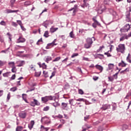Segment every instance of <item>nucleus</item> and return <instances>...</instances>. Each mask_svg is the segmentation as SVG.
Wrapping results in <instances>:
<instances>
[{
    "label": "nucleus",
    "instance_id": "obj_1",
    "mask_svg": "<svg viewBox=\"0 0 131 131\" xmlns=\"http://www.w3.org/2000/svg\"><path fill=\"white\" fill-rule=\"evenodd\" d=\"M116 51L121 54L125 53V45L124 44H119L116 48Z\"/></svg>",
    "mask_w": 131,
    "mask_h": 131
},
{
    "label": "nucleus",
    "instance_id": "obj_2",
    "mask_svg": "<svg viewBox=\"0 0 131 131\" xmlns=\"http://www.w3.org/2000/svg\"><path fill=\"white\" fill-rule=\"evenodd\" d=\"M52 100H53V96H45L41 98V101L43 103H47L48 101H52Z\"/></svg>",
    "mask_w": 131,
    "mask_h": 131
},
{
    "label": "nucleus",
    "instance_id": "obj_3",
    "mask_svg": "<svg viewBox=\"0 0 131 131\" xmlns=\"http://www.w3.org/2000/svg\"><path fill=\"white\" fill-rule=\"evenodd\" d=\"M130 28V25H129V24H127L124 26L123 28L121 29L120 30L121 32H127V31L129 30Z\"/></svg>",
    "mask_w": 131,
    "mask_h": 131
},
{
    "label": "nucleus",
    "instance_id": "obj_4",
    "mask_svg": "<svg viewBox=\"0 0 131 131\" xmlns=\"http://www.w3.org/2000/svg\"><path fill=\"white\" fill-rule=\"evenodd\" d=\"M93 20L94 21V23L92 24V26L93 27H94V28H97V25H101V24H100V23H99V21H98V20H97V17H94L93 18Z\"/></svg>",
    "mask_w": 131,
    "mask_h": 131
},
{
    "label": "nucleus",
    "instance_id": "obj_5",
    "mask_svg": "<svg viewBox=\"0 0 131 131\" xmlns=\"http://www.w3.org/2000/svg\"><path fill=\"white\" fill-rule=\"evenodd\" d=\"M31 106H32V107H35V106H39L40 105V103L37 100L34 99L33 101H31L30 103Z\"/></svg>",
    "mask_w": 131,
    "mask_h": 131
},
{
    "label": "nucleus",
    "instance_id": "obj_6",
    "mask_svg": "<svg viewBox=\"0 0 131 131\" xmlns=\"http://www.w3.org/2000/svg\"><path fill=\"white\" fill-rule=\"evenodd\" d=\"M43 122H44V123H45V124H49V123H50V119H49L48 117H42L41 119V122L42 123Z\"/></svg>",
    "mask_w": 131,
    "mask_h": 131
},
{
    "label": "nucleus",
    "instance_id": "obj_7",
    "mask_svg": "<svg viewBox=\"0 0 131 131\" xmlns=\"http://www.w3.org/2000/svg\"><path fill=\"white\" fill-rule=\"evenodd\" d=\"M130 36H131V32L127 35H126V34H124L123 36L121 37V38H120V41H123L124 39H127L128 37H130Z\"/></svg>",
    "mask_w": 131,
    "mask_h": 131
},
{
    "label": "nucleus",
    "instance_id": "obj_8",
    "mask_svg": "<svg viewBox=\"0 0 131 131\" xmlns=\"http://www.w3.org/2000/svg\"><path fill=\"white\" fill-rule=\"evenodd\" d=\"M50 24H53V21L51 20H46L42 23V25L44 26V27H46V28H47Z\"/></svg>",
    "mask_w": 131,
    "mask_h": 131
},
{
    "label": "nucleus",
    "instance_id": "obj_9",
    "mask_svg": "<svg viewBox=\"0 0 131 131\" xmlns=\"http://www.w3.org/2000/svg\"><path fill=\"white\" fill-rule=\"evenodd\" d=\"M19 117L20 118H26V116H27V113H26L25 112H21L18 114Z\"/></svg>",
    "mask_w": 131,
    "mask_h": 131
},
{
    "label": "nucleus",
    "instance_id": "obj_10",
    "mask_svg": "<svg viewBox=\"0 0 131 131\" xmlns=\"http://www.w3.org/2000/svg\"><path fill=\"white\" fill-rule=\"evenodd\" d=\"M16 64H18L17 67H22V66L25 65V61L19 60L16 61Z\"/></svg>",
    "mask_w": 131,
    "mask_h": 131
},
{
    "label": "nucleus",
    "instance_id": "obj_11",
    "mask_svg": "<svg viewBox=\"0 0 131 131\" xmlns=\"http://www.w3.org/2000/svg\"><path fill=\"white\" fill-rule=\"evenodd\" d=\"M26 41V39H25L24 37H19V38L17 39V42L18 43L20 42H25Z\"/></svg>",
    "mask_w": 131,
    "mask_h": 131
},
{
    "label": "nucleus",
    "instance_id": "obj_12",
    "mask_svg": "<svg viewBox=\"0 0 131 131\" xmlns=\"http://www.w3.org/2000/svg\"><path fill=\"white\" fill-rule=\"evenodd\" d=\"M17 12H19V10H12L10 9H7L5 10V13L6 14H10V13H17Z\"/></svg>",
    "mask_w": 131,
    "mask_h": 131
},
{
    "label": "nucleus",
    "instance_id": "obj_13",
    "mask_svg": "<svg viewBox=\"0 0 131 131\" xmlns=\"http://www.w3.org/2000/svg\"><path fill=\"white\" fill-rule=\"evenodd\" d=\"M44 61L47 63H49L50 61H52V57L49 56H45L44 58Z\"/></svg>",
    "mask_w": 131,
    "mask_h": 131
},
{
    "label": "nucleus",
    "instance_id": "obj_14",
    "mask_svg": "<svg viewBox=\"0 0 131 131\" xmlns=\"http://www.w3.org/2000/svg\"><path fill=\"white\" fill-rule=\"evenodd\" d=\"M54 46H57V44H54L53 42L48 43L46 47V49L48 50L49 49H51V48H53Z\"/></svg>",
    "mask_w": 131,
    "mask_h": 131
},
{
    "label": "nucleus",
    "instance_id": "obj_15",
    "mask_svg": "<svg viewBox=\"0 0 131 131\" xmlns=\"http://www.w3.org/2000/svg\"><path fill=\"white\" fill-rule=\"evenodd\" d=\"M95 58H99V59H103L104 58V55L101 54H97L94 55Z\"/></svg>",
    "mask_w": 131,
    "mask_h": 131
},
{
    "label": "nucleus",
    "instance_id": "obj_16",
    "mask_svg": "<svg viewBox=\"0 0 131 131\" xmlns=\"http://www.w3.org/2000/svg\"><path fill=\"white\" fill-rule=\"evenodd\" d=\"M109 108H110V104H104L102 105L101 109H102L103 110H107V109H109Z\"/></svg>",
    "mask_w": 131,
    "mask_h": 131
},
{
    "label": "nucleus",
    "instance_id": "obj_17",
    "mask_svg": "<svg viewBox=\"0 0 131 131\" xmlns=\"http://www.w3.org/2000/svg\"><path fill=\"white\" fill-rule=\"evenodd\" d=\"M95 67H96V69H98V70H99V71H100V72H102V71H103V67H102V66H100L99 64H96L95 66Z\"/></svg>",
    "mask_w": 131,
    "mask_h": 131
},
{
    "label": "nucleus",
    "instance_id": "obj_18",
    "mask_svg": "<svg viewBox=\"0 0 131 131\" xmlns=\"http://www.w3.org/2000/svg\"><path fill=\"white\" fill-rule=\"evenodd\" d=\"M118 66H119V67H125L126 63H124V62L122 60L121 62L119 63Z\"/></svg>",
    "mask_w": 131,
    "mask_h": 131
},
{
    "label": "nucleus",
    "instance_id": "obj_19",
    "mask_svg": "<svg viewBox=\"0 0 131 131\" xmlns=\"http://www.w3.org/2000/svg\"><path fill=\"white\" fill-rule=\"evenodd\" d=\"M126 61L127 62H128V63H131V55L130 54H128V55L126 57Z\"/></svg>",
    "mask_w": 131,
    "mask_h": 131
},
{
    "label": "nucleus",
    "instance_id": "obj_20",
    "mask_svg": "<svg viewBox=\"0 0 131 131\" xmlns=\"http://www.w3.org/2000/svg\"><path fill=\"white\" fill-rule=\"evenodd\" d=\"M57 29L58 28H54V27H52L50 28V32H51V33H54V32L57 31Z\"/></svg>",
    "mask_w": 131,
    "mask_h": 131
},
{
    "label": "nucleus",
    "instance_id": "obj_21",
    "mask_svg": "<svg viewBox=\"0 0 131 131\" xmlns=\"http://www.w3.org/2000/svg\"><path fill=\"white\" fill-rule=\"evenodd\" d=\"M9 66L12 68L13 67H15V62L10 61L8 63Z\"/></svg>",
    "mask_w": 131,
    "mask_h": 131
},
{
    "label": "nucleus",
    "instance_id": "obj_22",
    "mask_svg": "<svg viewBox=\"0 0 131 131\" xmlns=\"http://www.w3.org/2000/svg\"><path fill=\"white\" fill-rule=\"evenodd\" d=\"M86 43H89L90 45H92L93 44V40L92 38H88L86 39Z\"/></svg>",
    "mask_w": 131,
    "mask_h": 131
},
{
    "label": "nucleus",
    "instance_id": "obj_23",
    "mask_svg": "<svg viewBox=\"0 0 131 131\" xmlns=\"http://www.w3.org/2000/svg\"><path fill=\"white\" fill-rule=\"evenodd\" d=\"M33 125H34V121H31L30 122V124L28 125L29 127L31 129L33 127Z\"/></svg>",
    "mask_w": 131,
    "mask_h": 131
},
{
    "label": "nucleus",
    "instance_id": "obj_24",
    "mask_svg": "<svg viewBox=\"0 0 131 131\" xmlns=\"http://www.w3.org/2000/svg\"><path fill=\"white\" fill-rule=\"evenodd\" d=\"M91 47L92 45L89 43H86L84 45V48H85V49H90V48H91Z\"/></svg>",
    "mask_w": 131,
    "mask_h": 131
},
{
    "label": "nucleus",
    "instance_id": "obj_25",
    "mask_svg": "<svg viewBox=\"0 0 131 131\" xmlns=\"http://www.w3.org/2000/svg\"><path fill=\"white\" fill-rule=\"evenodd\" d=\"M103 49H105V47L104 46H100L99 48L97 50V53H100Z\"/></svg>",
    "mask_w": 131,
    "mask_h": 131
},
{
    "label": "nucleus",
    "instance_id": "obj_26",
    "mask_svg": "<svg viewBox=\"0 0 131 131\" xmlns=\"http://www.w3.org/2000/svg\"><path fill=\"white\" fill-rule=\"evenodd\" d=\"M53 104V106L56 108V107H59L60 106V104L58 102H54Z\"/></svg>",
    "mask_w": 131,
    "mask_h": 131
},
{
    "label": "nucleus",
    "instance_id": "obj_27",
    "mask_svg": "<svg viewBox=\"0 0 131 131\" xmlns=\"http://www.w3.org/2000/svg\"><path fill=\"white\" fill-rule=\"evenodd\" d=\"M41 130L48 131L49 130V128L45 127V126H43V125H41Z\"/></svg>",
    "mask_w": 131,
    "mask_h": 131
},
{
    "label": "nucleus",
    "instance_id": "obj_28",
    "mask_svg": "<svg viewBox=\"0 0 131 131\" xmlns=\"http://www.w3.org/2000/svg\"><path fill=\"white\" fill-rule=\"evenodd\" d=\"M67 105H68L67 103L62 102V103H61V105H62V109H65V108H66V107H67Z\"/></svg>",
    "mask_w": 131,
    "mask_h": 131
},
{
    "label": "nucleus",
    "instance_id": "obj_29",
    "mask_svg": "<svg viewBox=\"0 0 131 131\" xmlns=\"http://www.w3.org/2000/svg\"><path fill=\"white\" fill-rule=\"evenodd\" d=\"M30 5H31V3L30 2L27 1L24 3V5L26 7H28V6H30Z\"/></svg>",
    "mask_w": 131,
    "mask_h": 131
},
{
    "label": "nucleus",
    "instance_id": "obj_30",
    "mask_svg": "<svg viewBox=\"0 0 131 131\" xmlns=\"http://www.w3.org/2000/svg\"><path fill=\"white\" fill-rule=\"evenodd\" d=\"M113 67H114V64L112 63L108 64V69L109 70H111V69H113Z\"/></svg>",
    "mask_w": 131,
    "mask_h": 131
},
{
    "label": "nucleus",
    "instance_id": "obj_31",
    "mask_svg": "<svg viewBox=\"0 0 131 131\" xmlns=\"http://www.w3.org/2000/svg\"><path fill=\"white\" fill-rule=\"evenodd\" d=\"M11 71L13 72V73H15V72H17V69H16V67H13L12 68Z\"/></svg>",
    "mask_w": 131,
    "mask_h": 131
},
{
    "label": "nucleus",
    "instance_id": "obj_32",
    "mask_svg": "<svg viewBox=\"0 0 131 131\" xmlns=\"http://www.w3.org/2000/svg\"><path fill=\"white\" fill-rule=\"evenodd\" d=\"M40 74H41L40 72H35V76H36V77H39V76H40Z\"/></svg>",
    "mask_w": 131,
    "mask_h": 131
},
{
    "label": "nucleus",
    "instance_id": "obj_33",
    "mask_svg": "<svg viewBox=\"0 0 131 131\" xmlns=\"http://www.w3.org/2000/svg\"><path fill=\"white\" fill-rule=\"evenodd\" d=\"M71 11H73V14H75V12H76V9L75 8H71V9L68 10V12H71Z\"/></svg>",
    "mask_w": 131,
    "mask_h": 131
},
{
    "label": "nucleus",
    "instance_id": "obj_34",
    "mask_svg": "<svg viewBox=\"0 0 131 131\" xmlns=\"http://www.w3.org/2000/svg\"><path fill=\"white\" fill-rule=\"evenodd\" d=\"M43 36H45V37H49V31H45Z\"/></svg>",
    "mask_w": 131,
    "mask_h": 131
},
{
    "label": "nucleus",
    "instance_id": "obj_35",
    "mask_svg": "<svg viewBox=\"0 0 131 131\" xmlns=\"http://www.w3.org/2000/svg\"><path fill=\"white\" fill-rule=\"evenodd\" d=\"M126 21H127V22H129V21H130V17H129V14L126 15Z\"/></svg>",
    "mask_w": 131,
    "mask_h": 131
},
{
    "label": "nucleus",
    "instance_id": "obj_36",
    "mask_svg": "<svg viewBox=\"0 0 131 131\" xmlns=\"http://www.w3.org/2000/svg\"><path fill=\"white\" fill-rule=\"evenodd\" d=\"M70 37H71V38H74V34L73 33V31H71L70 33Z\"/></svg>",
    "mask_w": 131,
    "mask_h": 131
},
{
    "label": "nucleus",
    "instance_id": "obj_37",
    "mask_svg": "<svg viewBox=\"0 0 131 131\" xmlns=\"http://www.w3.org/2000/svg\"><path fill=\"white\" fill-rule=\"evenodd\" d=\"M10 72H7L3 74V76L4 77H9V75L10 74Z\"/></svg>",
    "mask_w": 131,
    "mask_h": 131
},
{
    "label": "nucleus",
    "instance_id": "obj_38",
    "mask_svg": "<svg viewBox=\"0 0 131 131\" xmlns=\"http://www.w3.org/2000/svg\"><path fill=\"white\" fill-rule=\"evenodd\" d=\"M55 75H56V71H53V72L52 73V75H51V76L50 77V79H51V78H52L53 77H54V76H55Z\"/></svg>",
    "mask_w": 131,
    "mask_h": 131
},
{
    "label": "nucleus",
    "instance_id": "obj_39",
    "mask_svg": "<svg viewBox=\"0 0 131 131\" xmlns=\"http://www.w3.org/2000/svg\"><path fill=\"white\" fill-rule=\"evenodd\" d=\"M45 77H49V75L48 74V72L44 71L43 72Z\"/></svg>",
    "mask_w": 131,
    "mask_h": 131
},
{
    "label": "nucleus",
    "instance_id": "obj_40",
    "mask_svg": "<svg viewBox=\"0 0 131 131\" xmlns=\"http://www.w3.org/2000/svg\"><path fill=\"white\" fill-rule=\"evenodd\" d=\"M22 128H23V127L22 126H17L16 128V131H21V130H22Z\"/></svg>",
    "mask_w": 131,
    "mask_h": 131
},
{
    "label": "nucleus",
    "instance_id": "obj_41",
    "mask_svg": "<svg viewBox=\"0 0 131 131\" xmlns=\"http://www.w3.org/2000/svg\"><path fill=\"white\" fill-rule=\"evenodd\" d=\"M11 25L12 26H14V27H17V26H18V24L14 21L11 22Z\"/></svg>",
    "mask_w": 131,
    "mask_h": 131
},
{
    "label": "nucleus",
    "instance_id": "obj_42",
    "mask_svg": "<svg viewBox=\"0 0 131 131\" xmlns=\"http://www.w3.org/2000/svg\"><path fill=\"white\" fill-rule=\"evenodd\" d=\"M83 127H85V128L86 129L88 128H91V127H92V126H90L87 124H85L83 126Z\"/></svg>",
    "mask_w": 131,
    "mask_h": 131
},
{
    "label": "nucleus",
    "instance_id": "obj_43",
    "mask_svg": "<svg viewBox=\"0 0 131 131\" xmlns=\"http://www.w3.org/2000/svg\"><path fill=\"white\" fill-rule=\"evenodd\" d=\"M110 51H107V52H105L104 53V55H106L107 56V57H112V55H111V54H110V53H109Z\"/></svg>",
    "mask_w": 131,
    "mask_h": 131
},
{
    "label": "nucleus",
    "instance_id": "obj_44",
    "mask_svg": "<svg viewBox=\"0 0 131 131\" xmlns=\"http://www.w3.org/2000/svg\"><path fill=\"white\" fill-rule=\"evenodd\" d=\"M60 59H61V57H57L55 58V59H54L52 61L53 62H57V61H59Z\"/></svg>",
    "mask_w": 131,
    "mask_h": 131
},
{
    "label": "nucleus",
    "instance_id": "obj_45",
    "mask_svg": "<svg viewBox=\"0 0 131 131\" xmlns=\"http://www.w3.org/2000/svg\"><path fill=\"white\" fill-rule=\"evenodd\" d=\"M83 7H89V4L85 2V0H83Z\"/></svg>",
    "mask_w": 131,
    "mask_h": 131
},
{
    "label": "nucleus",
    "instance_id": "obj_46",
    "mask_svg": "<svg viewBox=\"0 0 131 131\" xmlns=\"http://www.w3.org/2000/svg\"><path fill=\"white\" fill-rule=\"evenodd\" d=\"M78 93L80 95H83L84 94L83 91L81 89L78 90Z\"/></svg>",
    "mask_w": 131,
    "mask_h": 131
},
{
    "label": "nucleus",
    "instance_id": "obj_47",
    "mask_svg": "<svg viewBox=\"0 0 131 131\" xmlns=\"http://www.w3.org/2000/svg\"><path fill=\"white\" fill-rule=\"evenodd\" d=\"M10 91H11V92H16V91H17V87H13L11 88Z\"/></svg>",
    "mask_w": 131,
    "mask_h": 131
},
{
    "label": "nucleus",
    "instance_id": "obj_48",
    "mask_svg": "<svg viewBox=\"0 0 131 131\" xmlns=\"http://www.w3.org/2000/svg\"><path fill=\"white\" fill-rule=\"evenodd\" d=\"M1 25H2L3 26H6V21L4 20H2L0 23Z\"/></svg>",
    "mask_w": 131,
    "mask_h": 131
},
{
    "label": "nucleus",
    "instance_id": "obj_49",
    "mask_svg": "<svg viewBox=\"0 0 131 131\" xmlns=\"http://www.w3.org/2000/svg\"><path fill=\"white\" fill-rule=\"evenodd\" d=\"M128 128V126L127 125H123V130H125V129H127Z\"/></svg>",
    "mask_w": 131,
    "mask_h": 131
},
{
    "label": "nucleus",
    "instance_id": "obj_50",
    "mask_svg": "<svg viewBox=\"0 0 131 131\" xmlns=\"http://www.w3.org/2000/svg\"><path fill=\"white\" fill-rule=\"evenodd\" d=\"M50 110V106H46L43 108V111H49Z\"/></svg>",
    "mask_w": 131,
    "mask_h": 131
},
{
    "label": "nucleus",
    "instance_id": "obj_51",
    "mask_svg": "<svg viewBox=\"0 0 131 131\" xmlns=\"http://www.w3.org/2000/svg\"><path fill=\"white\" fill-rule=\"evenodd\" d=\"M90 119V115L86 116L84 118V120L85 121H86V120H89Z\"/></svg>",
    "mask_w": 131,
    "mask_h": 131
},
{
    "label": "nucleus",
    "instance_id": "obj_52",
    "mask_svg": "<svg viewBox=\"0 0 131 131\" xmlns=\"http://www.w3.org/2000/svg\"><path fill=\"white\" fill-rule=\"evenodd\" d=\"M110 12L111 13V14H113V15H115V14H116V12H115V11H114L113 9L110 10Z\"/></svg>",
    "mask_w": 131,
    "mask_h": 131
},
{
    "label": "nucleus",
    "instance_id": "obj_53",
    "mask_svg": "<svg viewBox=\"0 0 131 131\" xmlns=\"http://www.w3.org/2000/svg\"><path fill=\"white\" fill-rule=\"evenodd\" d=\"M44 69H47V66L45 63H43L41 66Z\"/></svg>",
    "mask_w": 131,
    "mask_h": 131
},
{
    "label": "nucleus",
    "instance_id": "obj_54",
    "mask_svg": "<svg viewBox=\"0 0 131 131\" xmlns=\"http://www.w3.org/2000/svg\"><path fill=\"white\" fill-rule=\"evenodd\" d=\"M76 100L78 102L84 101V99L83 98H79L78 99H76Z\"/></svg>",
    "mask_w": 131,
    "mask_h": 131
},
{
    "label": "nucleus",
    "instance_id": "obj_55",
    "mask_svg": "<svg viewBox=\"0 0 131 131\" xmlns=\"http://www.w3.org/2000/svg\"><path fill=\"white\" fill-rule=\"evenodd\" d=\"M39 42H42V39L41 38L37 41L36 45H38V46H39Z\"/></svg>",
    "mask_w": 131,
    "mask_h": 131
},
{
    "label": "nucleus",
    "instance_id": "obj_56",
    "mask_svg": "<svg viewBox=\"0 0 131 131\" xmlns=\"http://www.w3.org/2000/svg\"><path fill=\"white\" fill-rule=\"evenodd\" d=\"M78 56V53H74L72 56L71 58H74V57H77Z\"/></svg>",
    "mask_w": 131,
    "mask_h": 131
},
{
    "label": "nucleus",
    "instance_id": "obj_57",
    "mask_svg": "<svg viewBox=\"0 0 131 131\" xmlns=\"http://www.w3.org/2000/svg\"><path fill=\"white\" fill-rule=\"evenodd\" d=\"M16 22L20 26H22V21L21 20H16Z\"/></svg>",
    "mask_w": 131,
    "mask_h": 131
},
{
    "label": "nucleus",
    "instance_id": "obj_58",
    "mask_svg": "<svg viewBox=\"0 0 131 131\" xmlns=\"http://www.w3.org/2000/svg\"><path fill=\"white\" fill-rule=\"evenodd\" d=\"M29 69L30 70H35V69H34V67H33V65H31L30 67H29Z\"/></svg>",
    "mask_w": 131,
    "mask_h": 131
},
{
    "label": "nucleus",
    "instance_id": "obj_59",
    "mask_svg": "<svg viewBox=\"0 0 131 131\" xmlns=\"http://www.w3.org/2000/svg\"><path fill=\"white\" fill-rule=\"evenodd\" d=\"M79 33H81V34H82L83 32H84V29H79Z\"/></svg>",
    "mask_w": 131,
    "mask_h": 131
},
{
    "label": "nucleus",
    "instance_id": "obj_60",
    "mask_svg": "<svg viewBox=\"0 0 131 131\" xmlns=\"http://www.w3.org/2000/svg\"><path fill=\"white\" fill-rule=\"evenodd\" d=\"M15 78H16V75L15 74H14L10 78V79L11 80H13L14 79H15Z\"/></svg>",
    "mask_w": 131,
    "mask_h": 131
},
{
    "label": "nucleus",
    "instance_id": "obj_61",
    "mask_svg": "<svg viewBox=\"0 0 131 131\" xmlns=\"http://www.w3.org/2000/svg\"><path fill=\"white\" fill-rule=\"evenodd\" d=\"M5 65V62L0 60V66H4Z\"/></svg>",
    "mask_w": 131,
    "mask_h": 131
},
{
    "label": "nucleus",
    "instance_id": "obj_62",
    "mask_svg": "<svg viewBox=\"0 0 131 131\" xmlns=\"http://www.w3.org/2000/svg\"><path fill=\"white\" fill-rule=\"evenodd\" d=\"M69 102L70 105H73V99H70Z\"/></svg>",
    "mask_w": 131,
    "mask_h": 131
},
{
    "label": "nucleus",
    "instance_id": "obj_63",
    "mask_svg": "<svg viewBox=\"0 0 131 131\" xmlns=\"http://www.w3.org/2000/svg\"><path fill=\"white\" fill-rule=\"evenodd\" d=\"M109 81H113L114 79L112 77H108Z\"/></svg>",
    "mask_w": 131,
    "mask_h": 131
},
{
    "label": "nucleus",
    "instance_id": "obj_64",
    "mask_svg": "<svg viewBox=\"0 0 131 131\" xmlns=\"http://www.w3.org/2000/svg\"><path fill=\"white\" fill-rule=\"evenodd\" d=\"M11 98V94L8 93L7 95V100L9 101L10 100V98Z\"/></svg>",
    "mask_w": 131,
    "mask_h": 131
}]
</instances>
